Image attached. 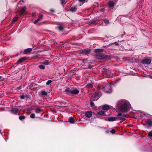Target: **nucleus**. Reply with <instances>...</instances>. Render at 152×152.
Returning a JSON list of instances; mask_svg holds the SVG:
<instances>
[{
    "label": "nucleus",
    "instance_id": "nucleus-39",
    "mask_svg": "<svg viewBox=\"0 0 152 152\" xmlns=\"http://www.w3.org/2000/svg\"><path fill=\"white\" fill-rule=\"evenodd\" d=\"M42 16H43L41 14H40L39 15V18L42 19Z\"/></svg>",
    "mask_w": 152,
    "mask_h": 152
},
{
    "label": "nucleus",
    "instance_id": "nucleus-31",
    "mask_svg": "<svg viewBox=\"0 0 152 152\" xmlns=\"http://www.w3.org/2000/svg\"><path fill=\"white\" fill-rule=\"evenodd\" d=\"M61 3L62 4H65L66 2L65 0H61Z\"/></svg>",
    "mask_w": 152,
    "mask_h": 152
},
{
    "label": "nucleus",
    "instance_id": "nucleus-27",
    "mask_svg": "<svg viewBox=\"0 0 152 152\" xmlns=\"http://www.w3.org/2000/svg\"><path fill=\"white\" fill-rule=\"evenodd\" d=\"M39 67L41 69H45V66L43 65H40L39 66Z\"/></svg>",
    "mask_w": 152,
    "mask_h": 152
},
{
    "label": "nucleus",
    "instance_id": "nucleus-49",
    "mask_svg": "<svg viewBox=\"0 0 152 152\" xmlns=\"http://www.w3.org/2000/svg\"><path fill=\"white\" fill-rule=\"evenodd\" d=\"M1 77L0 76V79H1Z\"/></svg>",
    "mask_w": 152,
    "mask_h": 152
},
{
    "label": "nucleus",
    "instance_id": "nucleus-34",
    "mask_svg": "<svg viewBox=\"0 0 152 152\" xmlns=\"http://www.w3.org/2000/svg\"><path fill=\"white\" fill-rule=\"evenodd\" d=\"M148 135L149 136L152 137V132H150L148 133Z\"/></svg>",
    "mask_w": 152,
    "mask_h": 152
},
{
    "label": "nucleus",
    "instance_id": "nucleus-36",
    "mask_svg": "<svg viewBox=\"0 0 152 152\" xmlns=\"http://www.w3.org/2000/svg\"><path fill=\"white\" fill-rule=\"evenodd\" d=\"M115 129H112L110 131V132L112 134L115 133Z\"/></svg>",
    "mask_w": 152,
    "mask_h": 152
},
{
    "label": "nucleus",
    "instance_id": "nucleus-17",
    "mask_svg": "<svg viewBox=\"0 0 152 152\" xmlns=\"http://www.w3.org/2000/svg\"><path fill=\"white\" fill-rule=\"evenodd\" d=\"M26 9V7H24L21 9V11L19 14V15H22L23 14V13L25 11Z\"/></svg>",
    "mask_w": 152,
    "mask_h": 152
},
{
    "label": "nucleus",
    "instance_id": "nucleus-33",
    "mask_svg": "<svg viewBox=\"0 0 152 152\" xmlns=\"http://www.w3.org/2000/svg\"><path fill=\"white\" fill-rule=\"evenodd\" d=\"M51 82H52V81L51 80H48L47 81V82L46 83V84L47 85H48L49 84H50L51 83Z\"/></svg>",
    "mask_w": 152,
    "mask_h": 152
},
{
    "label": "nucleus",
    "instance_id": "nucleus-19",
    "mask_svg": "<svg viewBox=\"0 0 152 152\" xmlns=\"http://www.w3.org/2000/svg\"><path fill=\"white\" fill-rule=\"evenodd\" d=\"M77 10V8L76 7H72L70 9V11L72 12H75Z\"/></svg>",
    "mask_w": 152,
    "mask_h": 152
},
{
    "label": "nucleus",
    "instance_id": "nucleus-43",
    "mask_svg": "<svg viewBox=\"0 0 152 152\" xmlns=\"http://www.w3.org/2000/svg\"><path fill=\"white\" fill-rule=\"evenodd\" d=\"M101 11L102 12L103 11H104V10L103 9H102L101 10Z\"/></svg>",
    "mask_w": 152,
    "mask_h": 152
},
{
    "label": "nucleus",
    "instance_id": "nucleus-4",
    "mask_svg": "<svg viewBox=\"0 0 152 152\" xmlns=\"http://www.w3.org/2000/svg\"><path fill=\"white\" fill-rule=\"evenodd\" d=\"M100 94L95 92V94H93L91 98V101H97L99 98Z\"/></svg>",
    "mask_w": 152,
    "mask_h": 152
},
{
    "label": "nucleus",
    "instance_id": "nucleus-21",
    "mask_svg": "<svg viewBox=\"0 0 152 152\" xmlns=\"http://www.w3.org/2000/svg\"><path fill=\"white\" fill-rule=\"evenodd\" d=\"M114 3L112 1H110L108 3V5L110 7H113L114 6Z\"/></svg>",
    "mask_w": 152,
    "mask_h": 152
},
{
    "label": "nucleus",
    "instance_id": "nucleus-10",
    "mask_svg": "<svg viewBox=\"0 0 152 152\" xmlns=\"http://www.w3.org/2000/svg\"><path fill=\"white\" fill-rule=\"evenodd\" d=\"M26 59V58L25 57H23L21 58H20L17 62L16 64H20L25 60Z\"/></svg>",
    "mask_w": 152,
    "mask_h": 152
},
{
    "label": "nucleus",
    "instance_id": "nucleus-25",
    "mask_svg": "<svg viewBox=\"0 0 152 152\" xmlns=\"http://www.w3.org/2000/svg\"><path fill=\"white\" fill-rule=\"evenodd\" d=\"M42 110L39 108H37L35 110V112L36 113H40Z\"/></svg>",
    "mask_w": 152,
    "mask_h": 152
},
{
    "label": "nucleus",
    "instance_id": "nucleus-8",
    "mask_svg": "<svg viewBox=\"0 0 152 152\" xmlns=\"http://www.w3.org/2000/svg\"><path fill=\"white\" fill-rule=\"evenodd\" d=\"M112 107L107 104H105L102 106V109L104 110H108L112 109Z\"/></svg>",
    "mask_w": 152,
    "mask_h": 152
},
{
    "label": "nucleus",
    "instance_id": "nucleus-24",
    "mask_svg": "<svg viewBox=\"0 0 152 152\" xmlns=\"http://www.w3.org/2000/svg\"><path fill=\"white\" fill-rule=\"evenodd\" d=\"M18 17L17 16H15L13 19L12 22V23H14L18 19Z\"/></svg>",
    "mask_w": 152,
    "mask_h": 152
},
{
    "label": "nucleus",
    "instance_id": "nucleus-32",
    "mask_svg": "<svg viewBox=\"0 0 152 152\" xmlns=\"http://www.w3.org/2000/svg\"><path fill=\"white\" fill-rule=\"evenodd\" d=\"M35 114L32 113V114H31V115L30 117V118H35Z\"/></svg>",
    "mask_w": 152,
    "mask_h": 152
},
{
    "label": "nucleus",
    "instance_id": "nucleus-45",
    "mask_svg": "<svg viewBox=\"0 0 152 152\" xmlns=\"http://www.w3.org/2000/svg\"><path fill=\"white\" fill-rule=\"evenodd\" d=\"M37 21H39V20L38 19H37Z\"/></svg>",
    "mask_w": 152,
    "mask_h": 152
},
{
    "label": "nucleus",
    "instance_id": "nucleus-22",
    "mask_svg": "<svg viewBox=\"0 0 152 152\" xmlns=\"http://www.w3.org/2000/svg\"><path fill=\"white\" fill-rule=\"evenodd\" d=\"M86 87L87 88H91L93 87V84L92 83H89L86 86Z\"/></svg>",
    "mask_w": 152,
    "mask_h": 152
},
{
    "label": "nucleus",
    "instance_id": "nucleus-37",
    "mask_svg": "<svg viewBox=\"0 0 152 152\" xmlns=\"http://www.w3.org/2000/svg\"><path fill=\"white\" fill-rule=\"evenodd\" d=\"M91 107H93L94 106V104L93 102H91Z\"/></svg>",
    "mask_w": 152,
    "mask_h": 152
},
{
    "label": "nucleus",
    "instance_id": "nucleus-23",
    "mask_svg": "<svg viewBox=\"0 0 152 152\" xmlns=\"http://www.w3.org/2000/svg\"><path fill=\"white\" fill-rule=\"evenodd\" d=\"M94 50L96 52H101L103 51V50L102 49H94Z\"/></svg>",
    "mask_w": 152,
    "mask_h": 152
},
{
    "label": "nucleus",
    "instance_id": "nucleus-28",
    "mask_svg": "<svg viewBox=\"0 0 152 152\" xmlns=\"http://www.w3.org/2000/svg\"><path fill=\"white\" fill-rule=\"evenodd\" d=\"M58 29L60 31H62L64 29V27L62 26H59L58 27Z\"/></svg>",
    "mask_w": 152,
    "mask_h": 152
},
{
    "label": "nucleus",
    "instance_id": "nucleus-11",
    "mask_svg": "<svg viewBox=\"0 0 152 152\" xmlns=\"http://www.w3.org/2000/svg\"><path fill=\"white\" fill-rule=\"evenodd\" d=\"M104 58V56L102 53L99 54L97 56V58L100 59H103Z\"/></svg>",
    "mask_w": 152,
    "mask_h": 152
},
{
    "label": "nucleus",
    "instance_id": "nucleus-14",
    "mask_svg": "<svg viewBox=\"0 0 152 152\" xmlns=\"http://www.w3.org/2000/svg\"><path fill=\"white\" fill-rule=\"evenodd\" d=\"M32 49L31 48H28L24 50V54H26L28 53H29L31 51H32Z\"/></svg>",
    "mask_w": 152,
    "mask_h": 152
},
{
    "label": "nucleus",
    "instance_id": "nucleus-20",
    "mask_svg": "<svg viewBox=\"0 0 152 152\" xmlns=\"http://www.w3.org/2000/svg\"><path fill=\"white\" fill-rule=\"evenodd\" d=\"M97 114L102 115H105L104 112L103 111H100L97 112Z\"/></svg>",
    "mask_w": 152,
    "mask_h": 152
},
{
    "label": "nucleus",
    "instance_id": "nucleus-3",
    "mask_svg": "<svg viewBox=\"0 0 152 152\" xmlns=\"http://www.w3.org/2000/svg\"><path fill=\"white\" fill-rule=\"evenodd\" d=\"M127 114H123L121 113H118L117 116H118V118L119 120H124L125 119V117H127L128 116Z\"/></svg>",
    "mask_w": 152,
    "mask_h": 152
},
{
    "label": "nucleus",
    "instance_id": "nucleus-12",
    "mask_svg": "<svg viewBox=\"0 0 152 152\" xmlns=\"http://www.w3.org/2000/svg\"><path fill=\"white\" fill-rule=\"evenodd\" d=\"M90 50L89 49L84 50H83L82 53L83 54H86L90 53Z\"/></svg>",
    "mask_w": 152,
    "mask_h": 152
},
{
    "label": "nucleus",
    "instance_id": "nucleus-29",
    "mask_svg": "<svg viewBox=\"0 0 152 152\" xmlns=\"http://www.w3.org/2000/svg\"><path fill=\"white\" fill-rule=\"evenodd\" d=\"M25 118V117L24 116L22 115L20 116L19 117V118L20 120H22Z\"/></svg>",
    "mask_w": 152,
    "mask_h": 152
},
{
    "label": "nucleus",
    "instance_id": "nucleus-1",
    "mask_svg": "<svg viewBox=\"0 0 152 152\" xmlns=\"http://www.w3.org/2000/svg\"><path fill=\"white\" fill-rule=\"evenodd\" d=\"M117 106L120 110L122 112L129 111L130 109L131 106L129 102L127 100H121L117 102Z\"/></svg>",
    "mask_w": 152,
    "mask_h": 152
},
{
    "label": "nucleus",
    "instance_id": "nucleus-44",
    "mask_svg": "<svg viewBox=\"0 0 152 152\" xmlns=\"http://www.w3.org/2000/svg\"><path fill=\"white\" fill-rule=\"evenodd\" d=\"M98 90L99 91L100 90V88L99 87L98 88Z\"/></svg>",
    "mask_w": 152,
    "mask_h": 152
},
{
    "label": "nucleus",
    "instance_id": "nucleus-38",
    "mask_svg": "<svg viewBox=\"0 0 152 152\" xmlns=\"http://www.w3.org/2000/svg\"><path fill=\"white\" fill-rule=\"evenodd\" d=\"M86 0H79V1L80 2H82V3H84Z\"/></svg>",
    "mask_w": 152,
    "mask_h": 152
},
{
    "label": "nucleus",
    "instance_id": "nucleus-40",
    "mask_svg": "<svg viewBox=\"0 0 152 152\" xmlns=\"http://www.w3.org/2000/svg\"><path fill=\"white\" fill-rule=\"evenodd\" d=\"M24 96L23 95H21L20 96V98L22 99H23L24 98Z\"/></svg>",
    "mask_w": 152,
    "mask_h": 152
},
{
    "label": "nucleus",
    "instance_id": "nucleus-2",
    "mask_svg": "<svg viewBox=\"0 0 152 152\" xmlns=\"http://www.w3.org/2000/svg\"><path fill=\"white\" fill-rule=\"evenodd\" d=\"M103 90L105 92L110 93L112 91V89L110 85L106 83L103 85Z\"/></svg>",
    "mask_w": 152,
    "mask_h": 152
},
{
    "label": "nucleus",
    "instance_id": "nucleus-42",
    "mask_svg": "<svg viewBox=\"0 0 152 152\" xmlns=\"http://www.w3.org/2000/svg\"><path fill=\"white\" fill-rule=\"evenodd\" d=\"M18 88L19 89H20V87H18Z\"/></svg>",
    "mask_w": 152,
    "mask_h": 152
},
{
    "label": "nucleus",
    "instance_id": "nucleus-41",
    "mask_svg": "<svg viewBox=\"0 0 152 152\" xmlns=\"http://www.w3.org/2000/svg\"><path fill=\"white\" fill-rule=\"evenodd\" d=\"M38 21H37V20H35L34 22V23L35 24H36L38 22Z\"/></svg>",
    "mask_w": 152,
    "mask_h": 152
},
{
    "label": "nucleus",
    "instance_id": "nucleus-6",
    "mask_svg": "<svg viewBox=\"0 0 152 152\" xmlns=\"http://www.w3.org/2000/svg\"><path fill=\"white\" fill-rule=\"evenodd\" d=\"M72 87L68 88L65 90L66 94L69 95H72Z\"/></svg>",
    "mask_w": 152,
    "mask_h": 152
},
{
    "label": "nucleus",
    "instance_id": "nucleus-47",
    "mask_svg": "<svg viewBox=\"0 0 152 152\" xmlns=\"http://www.w3.org/2000/svg\"><path fill=\"white\" fill-rule=\"evenodd\" d=\"M38 19L39 20H40L41 19V18H39V17L38 18Z\"/></svg>",
    "mask_w": 152,
    "mask_h": 152
},
{
    "label": "nucleus",
    "instance_id": "nucleus-30",
    "mask_svg": "<svg viewBox=\"0 0 152 152\" xmlns=\"http://www.w3.org/2000/svg\"><path fill=\"white\" fill-rule=\"evenodd\" d=\"M42 64L45 65H48L49 64V62L48 61H46L45 62H43Z\"/></svg>",
    "mask_w": 152,
    "mask_h": 152
},
{
    "label": "nucleus",
    "instance_id": "nucleus-15",
    "mask_svg": "<svg viewBox=\"0 0 152 152\" xmlns=\"http://www.w3.org/2000/svg\"><path fill=\"white\" fill-rule=\"evenodd\" d=\"M18 110V108L17 107H15L12 108L11 111L14 113H16Z\"/></svg>",
    "mask_w": 152,
    "mask_h": 152
},
{
    "label": "nucleus",
    "instance_id": "nucleus-46",
    "mask_svg": "<svg viewBox=\"0 0 152 152\" xmlns=\"http://www.w3.org/2000/svg\"><path fill=\"white\" fill-rule=\"evenodd\" d=\"M38 19L39 20H40L41 19V18H39V17L38 18Z\"/></svg>",
    "mask_w": 152,
    "mask_h": 152
},
{
    "label": "nucleus",
    "instance_id": "nucleus-13",
    "mask_svg": "<svg viewBox=\"0 0 152 152\" xmlns=\"http://www.w3.org/2000/svg\"><path fill=\"white\" fill-rule=\"evenodd\" d=\"M146 123L149 125V126H152V121L150 119H147L146 121Z\"/></svg>",
    "mask_w": 152,
    "mask_h": 152
},
{
    "label": "nucleus",
    "instance_id": "nucleus-48",
    "mask_svg": "<svg viewBox=\"0 0 152 152\" xmlns=\"http://www.w3.org/2000/svg\"><path fill=\"white\" fill-rule=\"evenodd\" d=\"M150 78L152 79V76H151Z\"/></svg>",
    "mask_w": 152,
    "mask_h": 152
},
{
    "label": "nucleus",
    "instance_id": "nucleus-7",
    "mask_svg": "<svg viewBox=\"0 0 152 152\" xmlns=\"http://www.w3.org/2000/svg\"><path fill=\"white\" fill-rule=\"evenodd\" d=\"M85 115L86 116L85 118H89L92 116V113L91 111H87L86 112Z\"/></svg>",
    "mask_w": 152,
    "mask_h": 152
},
{
    "label": "nucleus",
    "instance_id": "nucleus-16",
    "mask_svg": "<svg viewBox=\"0 0 152 152\" xmlns=\"http://www.w3.org/2000/svg\"><path fill=\"white\" fill-rule=\"evenodd\" d=\"M108 121H115L116 120V118L115 117H111L108 118Z\"/></svg>",
    "mask_w": 152,
    "mask_h": 152
},
{
    "label": "nucleus",
    "instance_id": "nucleus-35",
    "mask_svg": "<svg viewBox=\"0 0 152 152\" xmlns=\"http://www.w3.org/2000/svg\"><path fill=\"white\" fill-rule=\"evenodd\" d=\"M104 23H105L107 24L109 23V21L107 20H104Z\"/></svg>",
    "mask_w": 152,
    "mask_h": 152
},
{
    "label": "nucleus",
    "instance_id": "nucleus-5",
    "mask_svg": "<svg viewBox=\"0 0 152 152\" xmlns=\"http://www.w3.org/2000/svg\"><path fill=\"white\" fill-rule=\"evenodd\" d=\"M72 95L77 94L79 92V90L76 88L72 87Z\"/></svg>",
    "mask_w": 152,
    "mask_h": 152
},
{
    "label": "nucleus",
    "instance_id": "nucleus-9",
    "mask_svg": "<svg viewBox=\"0 0 152 152\" xmlns=\"http://www.w3.org/2000/svg\"><path fill=\"white\" fill-rule=\"evenodd\" d=\"M151 62V60L148 59H146L143 60L142 63L143 64H149Z\"/></svg>",
    "mask_w": 152,
    "mask_h": 152
},
{
    "label": "nucleus",
    "instance_id": "nucleus-18",
    "mask_svg": "<svg viewBox=\"0 0 152 152\" xmlns=\"http://www.w3.org/2000/svg\"><path fill=\"white\" fill-rule=\"evenodd\" d=\"M75 120L74 118L72 117H70L69 118V122L72 124H74L75 123Z\"/></svg>",
    "mask_w": 152,
    "mask_h": 152
},
{
    "label": "nucleus",
    "instance_id": "nucleus-26",
    "mask_svg": "<svg viewBox=\"0 0 152 152\" xmlns=\"http://www.w3.org/2000/svg\"><path fill=\"white\" fill-rule=\"evenodd\" d=\"M41 94L44 96H47V93L45 91H41Z\"/></svg>",
    "mask_w": 152,
    "mask_h": 152
}]
</instances>
